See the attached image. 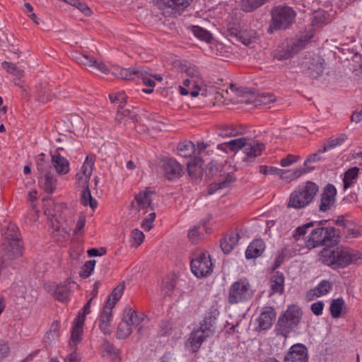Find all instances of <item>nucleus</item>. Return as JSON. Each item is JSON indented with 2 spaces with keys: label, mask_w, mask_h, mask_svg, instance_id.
<instances>
[{
  "label": "nucleus",
  "mask_w": 362,
  "mask_h": 362,
  "mask_svg": "<svg viewBox=\"0 0 362 362\" xmlns=\"http://www.w3.org/2000/svg\"><path fill=\"white\" fill-rule=\"evenodd\" d=\"M102 349L104 351L114 357V360H117V362L120 361V351L117 349L112 344L109 342L107 340H104L102 344Z\"/></svg>",
  "instance_id": "46"
},
{
  "label": "nucleus",
  "mask_w": 362,
  "mask_h": 362,
  "mask_svg": "<svg viewBox=\"0 0 362 362\" xmlns=\"http://www.w3.org/2000/svg\"><path fill=\"white\" fill-rule=\"evenodd\" d=\"M94 163L93 160H85L76 178L78 184L83 189L81 193V203L93 209L97 206V201L92 197L88 183L93 173Z\"/></svg>",
  "instance_id": "8"
},
{
  "label": "nucleus",
  "mask_w": 362,
  "mask_h": 362,
  "mask_svg": "<svg viewBox=\"0 0 362 362\" xmlns=\"http://www.w3.org/2000/svg\"><path fill=\"white\" fill-rule=\"evenodd\" d=\"M0 247L8 260H14L23 256L24 244L19 229L15 224L9 223L5 228Z\"/></svg>",
  "instance_id": "2"
},
{
  "label": "nucleus",
  "mask_w": 362,
  "mask_h": 362,
  "mask_svg": "<svg viewBox=\"0 0 362 362\" xmlns=\"http://www.w3.org/2000/svg\"><path fill=\"white\" fill-rule=\"evenodd\" d=\"M231 152H238L242 150L247 157L260 156L265 151V144L258 140L248 137H238L230 140Z\"/></svg>",
  "instance_id": "9"
},
{
  "label": "nucleus",
  "mask_w": 362,
  "mask_h": 362,
  "mask_svg": "<svg viewBox=\"0 0 362 362\" xmlns=\"http://www.w3.org/2000/svg\"><path fill=\"white\" fill-rule=\"evenodd\" d=\"M112 308H113L110 306V303H105L99 318V327L105 334L110 333V322L112 319Z\"/></svg>",
  "instance_id": "24"
},
{
  "label": "nucleus",
  "mask_w": 362,
  "mask_h": 362,
  "mask_svg": "<svg viewBox=\"0 0 362 362\" xmlns=\"http://www.w3.org/2000/svg\"><path fill=\"white\" fill-rule=\"evenodd\" d=\"M179 156L184 158H194L195 154V144L188 140L180 142L177 146Z\"/></svg>",
  "instance_id": "31"
},
{
  "label": "nucleus",
  "mask_w": 362,
  "mask_h": 362,
  "mask_svg": "<svg viewBox=\"0 0 362 362\" xmlns=\"http://www.w3.org/2000/svg\"><path fill=\"white\" fill-rule=\"evenodd\" d=\"M301 309L295 305H289L282 313L275 326L276 335L287 337L288 334L298 327L302 317Z\"/></svg>",
  "instance_id": "5"
},
{
  "label": "nucleus",
  "mask_w": 362,
  "mask_h": 362,
  "mask_svg": "<svg viewBox=\"0 0 362 362\" xmlns=\"http://www.w3.org/2000/svg\"><path fill=\"white\" fill-rule=\"evenodd\" d=\"M45 288L54 299L62 303H67L69 300L71 288L69 286V284H56L54 283H49L45 285Z\"/></svg>",
  "instance_id": "15"
},
{
  "label": "nucleus",
  "mask_w": 362,
  "mask_h": 362,
  "mask_svg": "<svg viewBox=\"0 0 362 362\" xmlns=\"http://www.w3.org/2000/svg\"><path fill=\"white\" fill-rule=\"evenodd\" d=\"M362 236V232L359 226H355L354 228H349L348 226L346 238H354Z\"/></svg>",
  "instance_id": "57"
},
{
  "label": "nucleus",
  "mask_w": 362,
  "mask_h": 362,
  "mask_svg": "<svg viewBox=\"0 0 362 362\" xmlns=\"http://www.w3.org/2000/svg\"><path fill=\"white\" fill-rule=\"evenodd\" d=\"M192 272L197 278L209 276L213 272V264L208 252H199L194 255L190 262Z\"/></svg>",
  "instance_id": "10"
},
{
  "label": "nucleus",
  "mask_w": 362,
  "mask_h": 362,
  "mask_svg": "<svg viewBox=\"0 0 362 362\" xmlns=\"http://www.w3.org/2000/svg\"><path fill=\"white\" fill-rule=\"evenodd\" d=\"M218 171V168L216 164L214 163V160H211L210 163L207 165V168L206 170V174L207 177L213 176L215 173Z\"/></svg>",
  "instance_id": "64"
},
{
  "label": "nucleus",
  "mask_w": 362,
  "mask_h": 362,
  "mask_svg": "<svg viewBox=\"0 0 362 362\" xmlns=\"http://www.w3.org/2000/svg\"><path fill=\"white\" fill-rule=\"evenodd\" d=\"M52 161L57 173L64 175L69 171V163L68 160H52Z\"/></svg>",
  "instance_id": "47"
},
{
  "label": "nucleus",
  "mask_w": 362,
  "mask_h": 362,
  "mask_svg": "<svg viewBox=\"0 0 362 362\" xmlns=\"http://www.w3.org/2000/svg\"><path fill=\"white\" fill-rule=\"evenodd\" d=\"M332 288V283L328 280H322L313 290L314 295L320 297L328 293Z\"/></svg>",
  "instance_id": "43"
},
{
  "label": "nucleus",
  "mask_w": 362,
  "mask_h": 362,
  "mask_svg": "<svg viewBox=\"0 0 362 362\" xmlns=\"http://www.w3.org/2000/svg\"><path fill=\"white\" fill-rule=\"evenodd\" d=\"M313 226H314V223L310 222V223H305L301 226L298 227L293 232V238L296 240H299L302 236L305 235V233L307 232V229Z\"/></svg>",
  "instance_id": "53"
},
{
  "label": "nucleus",
  "mask_w": 362,
  "mask_h": 362,
  "mask_svg": "<svg viewBox=\"0 0 362 362\" xmlns=\"http://www.w3.org/2000/svg\"><path fill=\"white\" fill-rule=\"evenodd\" d=\"M55 177L49 173H46L44 177V182L42 187L44 190L49 194H52L55 189L56 187Z\"/></svg>",
  "instance_id": "45"
},
{
  "label": "nucleus",
  "mask_w": 362,
  "mask_h": 362,
  "mask_svg": "<svg viewBox=\"0 0 362 362\" xmlns=\"http://www.w3.org/2000/svg\"><path fill=\"white\" fill-rule=\"evenodd\" d=\"M10 354V347L6 341H0V362L8 356Z\"/></svg>",
  "instance_id": "55"
},
{
  "label": "nucleus",
  "mask_w": 362,
  "mask_h": 362,
  "mask_svg": "<svg viewBox=\"0 0 362 362\" xmlns=\"http://www.w3.org/2000/svg\"><path fill=\"white\" fill-rule=\"evenodd\" d=\"M309 70L310 74L313 78H317L320 76L324 71L323 64L322 62H317L315 64H312V66L309 67Z\"/></svg>",
  "instance_id": "54"
},
{
  "label": "nucleus",
  "mask_w": 362,
  "mask_h": 362,
  "mask_svg": "<svg viewBox=\"0 0 362 362\" xmlns=\"http://www.w3.org/2000/svg\"><path fill=\"white\" fill-rule=\"evenodd\" d=\"M204 160H189L187 163V171L192 179H201L204 173Z\"/></svg>",
  "instance_id": "27"
},
{
  "label": "nucleus",
  "mask_w": 362,
  "mask_h": 362,
  "mask_svg": "<svg viewBox=\"0 0 362 362\" xmlns=\"http://www.w3.org/2000/svg\"><path fill=\"white\" fill-rule=\"evenodd\" d=\"M208 144H205L202 141L197 142V145H195V154L194 155V158H199V156H200L208 147Z\"/></svg>",
  "instance_id": "60"
},
{
  "label": "nucleus",
  "mask_w": 362,
  "mask_h": 362,
  "mask_svg": "<svg viewBox=\"0 0 362 362\" xmlns=\"http://www.w3.org/2000/svg\"><path fill=\"white\" fill-rule=\"evenodd\" d=\"M124 313L125 319L131 324V326L138 327V332L141 334L142 327L140 325L144 320L145 315L143 313L138 315L129 305L125 307Z\"/></svg>",
  "instance_id": "26"
},
{
  "label": "nucleus",
  "mask_w": 362,
  "mask_h": 362,
  "mask_svg": "<svg viewBox=\"0 0 362 362\" xmlns=\"http://www.w3.org/2000/svg\"><path fill=\"white\" fill-rule=\"evenodd\" d=\"M318 192L319 186L316 183L307 181L290 194L287 207L295 209L305 208L314 201Z\"/></svg>",
  "instance_id": "4"
},
{
  "label": "nucleus",
  "mask_w": 362,
  "mask_h": 362,
  "mask_svg": "<svg viewBox=\"0 0 362 362\" xmlns=\"http://www.w3.org/2000/svg\"><path fill=\"white\" fill-rule=\"evenodd\" d=\"M265 249L264 242L261 239L252 241L245 251V257L248 259L257 258L262 255Z\"/></svg>",
  "instance_id": "25"
},
{
  "label": "nucleus",
  "mask_w": 362,
  "mask_h": 362,
  "mask_svg": "<svg viewBox=\"0 0 362 362\" xmlns=\"http://www.w3.org/2000/svg\"><path fill=\"white\" fill-rule=\"evenodd\" d=\"M268 0H240L241 9L245 12H252L264 5Z\"/></svg>",
  "instance_id": "37"
},
{
  "label": "nucleus",
  "mask_w": 362,
  "mask_h": 362,
  "mask_svg": "<svg viewBox=\"0 0 362 362\" xmlns=\"http://www.w3.org/2000/svg\"><path fill=\"white\" fill-rule=\"evenodd\" d=\"M56 141L62 143V146L56 148L55 153L52 154V158H66L74 156L73 152L77 146H74L75 141L63 135L56 139Z\"/></svg>",
  "instance_id": "13"
},
{
  "label": "nucleus",
  "mask_w": 362,
  "mask_h": 362,
  "mask_svg": "<svg viewBox=\"0 0 362 362\" xmlns=\"http://www.w3.org/2000/svg\"><path fill=\"white\" fill-rule=\"evenodd\" d=\"M359 169L357 167H354L344 173L343 178L344 189H347L351 187L355 182L358 177Z\"/></svg>",
  "instance_id": "34"
},
{
  "label": "nucleus",
  "mask_w": 362,
  "mask_h": 362,
  "mask_svg": "<svg viewBox=\"0 0 362 362\" xmlns=\"http://www.w3.org/2000/svg\"><path fill=\"white\" fill-rule=\"evenodd\" d=\"M182 70L186 75L193 79V86L197 88L201 82L200 72L198 68L190 63H185L182 66Z\"/></svg>",
  "instance_id": "33"
},
{
  "label": "nucleus",
  "mask_w": 362,
  "mask_h": 362,
  "mask_svg": "<svg viewBox=\"0 0 362 362\" xmlns=\"http://www.w3.org/2000/svg\"><path fill=\"white\" fill-rule=\"evenodd\" d=\"M199 229V226H194L189 230L188 237L192 243H197V241L200 238Z\"/></svg>",
  "instance_id": "58"
},
{
  "label": "nucleus",
  "mask_w": 362,
  "mask_h": 362,
  "mask_svg": "<svg viewBox=\"0 0 362 362\" xmlns=\"http://www.w3.org/2000/svg\"><path fill=\"white\" fill-rule=\"evenodd\" d=\"M70 351H71L66 357V362H80L81 361V357L77 354L76 351L74 349H70Z\"/></svg>",
  "instance_id": "63"
},
{
  "label": "nucleus",
  "mask_w": 362,
  "mask_h": 362,
  "mask_svg": "<svg viewBox=\"0 0 362 362\" xmlns=\"http://www.w3.org/2000/svg\"><path fill=\"white\" fill-rule=\"evenodd\" d=\"M284 276L280 272H276L271 277V294H282L284 291Z\"/></svg>",
  "instance_id": "28"
},
{
  "label": "nucleus",
  "mask_w": 362,
  "mask_h": 362,
  "mask_svg": "<svg viewBox=\"0 0 362 362\" xmlns=\"http://www.w3.org/2000/svg\"><path fill=\"white\" fill-rule=\"evenodd\" d=\"M337 189L332 184H327L321 194L319 210L322 212L329 211L335 203Z\"/></svg>",
  "instance_id": "17"
},
{
  "label": "nucleus",
  "mask_w": 362,
  "mask_h": 362,
  "mask_svg": "<svg viewBox=\"0 0 362 362\" xmlns=\"http://www.w3.org/2000/svg\"><path fill=\"white\" fill-rule=\"evenodd\" d=\"M259 172L262 173V174H264V175H268V174H270V175H274V174H279L280 172H281L283 173V170H280V169H278L276 167H272V166H267V165H261L259 167Z\"/></svg>",
  "instance_id": "56"
},
{
  "label": "nucleus",
  "mask_w": 362,
  "mask_h": 362,
  "mask_svg": "<svg viewBox=\"0 0 362 362\" xmlns=\"http://www.w3.org/2000/svg\"><path fill=\"white\" fill-rule=\"evenodd\" d=\"M348 137L345 134H340L337 136H333L329 137L324 146L319 148L316 153H311L308 158H317L319 153H322L329 151L337 146H341L344 144Z\"/></svg>",
  "instance_id": "21"
},
{
  "label": "nucleus",
  "mask_w": 362,
  "mask_h": 362,
  "mask_svg": "<svg viewBox=\"0 0 362 362\" xmlns=\"http://www.w3.org/2000/svg\"><path fill=\"white\" fill-rule=\"evenodd\" d=\"M276 317V313L272 306L264 307L257 319L258 327L259 331L267 330L271 327L273 322Z\"/></svg>",
  "instance_id": "19"
},
{
  "label": "nucleus",
  "mask_w": 362,
  "mask_h": 362,
  "mask_svg": "<svg viewBox=\"0 0 362 362\" xmlns=\"http://www.w3.org/2000/svg\"><path fill=\"white\" fill-rule=\"evenodd\" d=\"M344 306V300L342 298L333 299L329 306L330 315L333 318H339L341 317V311Z\"/></svg>",
  "instance_id": "36"
},
{
  "label": "nucleus",
  "mask_w": 362,
  "mask_h": 362,
  "mask_svg": "<svg viewBox=\"0 0 362 362\" xmlns=\"http://www.w3.org/2000/svg\"><path fill=\"white\" fill-rule=\"evenodd\" d=\"M240 237L238 233L226 235L221 239L220 245L225 254L230 253L237 245Z\"/></svg>",
  "instance_id": "29"
},
{
  "label": "nucleus",
  "mask_w": 362,
  "mask_h": 362,
  "mask_svg": "<svg viewBox=\"0 0 362 362\" xmlns=\"http://www.w3.org/2000/svg\"><path fill=\"white\" fill-rule=\"evenodd\" d=\"M326 223L327 221L320 222L317 227L311 231L308 241L313 247L320 245H337L339 243V230L332 226H325L324 224Z\"/></svg>",
  "instance_id": "6"
},
{
  "label": "nucleus",
  "mask_w": 362,
  "mask_h": 362,
  "mask_svg": "<svg viewBox=\"0 0 362 362\" xmlns=\"http://www.w3.org/2000/svg\"><path fill=\"white\" fill-rule=\"evenodd\" d=\"M124 284H119L111 293L106 303H110V306L114 308L116 303L120 299L124 290Z\"/></svg>",
  "instance_id": "42"
},
{
  "label": "nucleus",
  "mask_w": 362,
  "mask_h": 362,
  "mask_svg": "<svg viewBox=\"0 0 362 362\" xmlns=\"http://www.w3.org/2000/svg\"><path fill=\"white\" fill-rule=\"evenodd\" d=\"M311 37L312 35H310L308 37H300L297 40H294L288 45L286 49L279 51L276 53L275 54V58L277 60H284L293 57L305 47Z\"/></svg>",
  "instance_id": "12"
},
{
  "label": "nucleus",
  "mask_w": 362,
  "mask_h": 362,
  "mask_svg": "<svg viewBox=\"0 0 362 362\" xmlns=\"http://www.w3.org/2000/svg\"><path fill=\"white\" fill-rule=\"evenodd\" d=\"M232 173L233 171L228 172L227 177L225 180L211 184L209 188L208 193L209 194H212L218 189L225 188L228 186V183L233 182L235 180V177L232 175Z\"/></svg>",
  "instance_id": "38"
},
{
  "label": "nucleus",
  "mask_w": 362,
  "mask_h": 362,
  "mask_svg": "<svg viewBox=\"0 0 362 362\" xmlns=\"http://www.w3.org/2000/svg\"><path fill=\"white\" fill-rule=\"evenodd\" d=\"M133 110H134V107H133ZM125 119H128L134 123L137 122V113L134 110L124 108V105H118L116 120L118 122H122Z\"/></svg>",
  "instance_id": "32"
},
{
  "label": "nucleus",
  "mask_w": 362,
  "mask_h": 362,
  "mask_svg": "<svg viewBox=\"0 0 362 362\" xmlns=\"http://www.w3.org/2000/svg\"><path fill=\"white\" fill-rule=\"evenodd\" d=\"M284 362H308L307 347L303 344H293L285 355Z\"/></svg>",
  "instance_id": "16"
},
{
  "label": "nucleus",
  "mask_w": 362,
  "mask_h": 362,
  "mask_svg": "<svg viewBox=\"0 0 362 362\" xmlns=\"http://www.w3.org/2000/svg\"><path fill=\"white\" fill-rule=\"evenodd\" d=\"M254 296L252 286L247 278H240L229 287L227 300L230 305L249 302Z\"/></svg>",
  "instance_id": "7"
},
{
  "label": "nucleus",
  "mask_w": 362,
  "mask_h": 362,
  "mask_svg": "<svg viewBox=\"0 0 362 362\" xmlns=\"http://www.w3.org/2000/svg\"><path fill=\"white\" fill-rule=\"evenodd\" d=\"M189 29L194 35L201 40L209 42L212 38L211 34L202 27L198 25H192L189 28Z\"/></svg>",
  "instance_id": "41"
},
{
  "label": "nucleus",
  "mask_w": 362,
  "mask_h": 362,
  "mask_svg": "<svg viewBox=\"0 0 362 362\" xmlns=\"http://www.w3.org/2000/svg\"><path fill=\"white\" fill-rule=\"evenodd\" d=\"M319 256L321 262L332 269H344L351 264H356L358 259H362V254L359 251L336 245L322 248Z\"/></svg>",
  "instance_id": "1"
},
{
  "label": "nucleus",
  "mask_w": 362,
  "mask_h": 362,
  "mask_svg": "<svg viewBox=\"0 0 362 362\" xmlns=\"http://www.w3.org/2000/svg\"><path fill=\"white\" fill-rule=\"evenodd\" d=\"M83 325L84 316H77L72 327L71 338L69 343V349L77 350V345L82 340Z\"/></svg>",
  "instance_id": "20"
},
{
  "label": "nucleus",
  "mask_w": 362,
  "mask_h": 362,
  "mask_svg": "<svg viewBox=\"0 0 362 362\" xmlns=\"http://www.w3.org/2000/svg\"><path fill=\"white\" fill-rule=\"evenodd\" d=\"M313 160H305L304 162V166L296 169L295 170H289L288 173H290L288 177L290 180H293L297 179L302 175L307 173L314 169V167H309L308 164L310 163Z\"/></svg>",
  "instance_id": "40"
},
{
  "label": "nucleus",
  "mask_w": 362,
  "mask_h": 362,
  "mask_svg": "<svg viewBox=\"0 0 362 362\" xmlns=\"http://www.w3.org/2000/svg\"><path fill=\"white\" fill-rule=\"evenodd\" d=\"M323 308H324V303L322 301H317V302L313 303L310 307V310L313 312V313L317 316L322 315Z\"/></svg>",
  "instance_id": "59"
},
{
  "label": "nucleus",
  "mask_w": 362,
  "mask_h": 362,
  "mask_svg": "<svg viewBox=\"0 0 362 362\" xmlns=\"http://www.w3.org/2000/svg\"><path fill=\"white\" fill-rule=\"evenodd\" d=\"M117 78L124 80H134L135 78H141L143 83L151 88H153L156 85L154 80L150 78L148 71L146 69L134 67L132 69H124L117 67L112 72Z\"/></svg>",
  "instance_id": "11"
},
{
  "label": "nucleus",
  "mask_w": 362,
  "mask_h": 362,
  "mask_svg": "<svg viewBox=\"0 0 362 362\" xmlns=\"http://www.w3.org/2000/svg\"><path fill=\"white\" fill-rule=\"evenodd\" d=\"M71 57L77 63L97 69L103 74H107L109 72L107 66L103 62H98L93 57L86 54L74 51L71 52Z\"/></svg>",
  "instance_id": "14"
},
{
  "label": "nucleus",
  "mask_w": 362,
  "mask_h": 362,
  "mask_svg": "<svg viewBox=\"0 0 362 362\" xmlns=\"http://www.w3.org/2000/svg\"><path fill=\"white\" fill-rule=\"evenodd\" d=\"M163 171L164 177L170 181L180 178L184 173L182 165L177 160H165Z\"/></svg>",
  "instance_id": "18"
},
{
  "label": "nucleus",
  "mask_w": 362,
  "mask_h": 362,
  "mask_svg": "<svg viewBox=\"0 0 362 362\" xmlns=\"http://www.w3.org/2000/svg\"><path fill=\"white\" fill-rule=\"evenodd\" d=\"M271 20L267 32L270 34L277 30H285L295 22L296 13L293 8L286 5H277L270 11Z\"/></svg>",
  "instance_id": "3"
},
{
  "label": "nucleus",
  "mask_w": 362,
  "mask_h": 362,
  "mask_svg": "<svg viewBox=\"0 0 362 362\" xmlns=\"http://www.w3.org/2000/svg\"><path fill=\"white\" fill-rule=\"evenodd\" d=\"M95 263V260H89L86 262L82 267L81 272H80V276L83 279L88 278L91 274Z\"/></svg>",
  "instance_id": "48"
},
{
  "label": "nucleus",
  "mask_w": 362,
  "mask_h": 362,
  "mask_svg": "<svg viewBox=\"0 0 362 362\" xmlns=\"http://www.w3.org/2000/svg\"><path fill=\"white\" fill-rule=\"evenodd\" d=\"M209 335L210 334L209 333L199 327L197 329L194 330L190 334L188 339V343L190 344L192 352L198 351L202 343L208 337H209Z\"/></svg>",
  "instance_id": "23"
},
{
  "label": "nucleus",
  "mask_w": 362,
  "mask_h": 362,
  "mask_svg": "<svg viewBox=\"0 0 362 362\" xmlns=\"http://www.w3.org/2000/svg\"><path fill=\"white\" fill-rule=\"evenodd\" d=\"M160 336H165L169 335L171 334V327L170 324L167 322H162L160 325Z\"/></svg>",
  "instance_id": "61"
},
{
  "label": "nucleus",
  "mask_w": 362,
  "mask_h": 362,
  "mask_svg": "<svg viewBox=\"0 0 362 362\" xmlns=\"http://www.w3.org/2000/svg\"><path fill=\"white\" fill-rule=\"evenodd\" d=\"M177 276L175 274L165 276L162 281L161 291L164 296H170L177 285Z\"/></svg>",
  "instance_id": "30"
},
{
  "label": "nucleus",
  "mask_w": 362,
  "mask_h": 362,
  "mask_svg": "<svg viewBox=\"0 0 362 362\" xmlns=\"http://www.w3.org/2000/svg\"><path fill=\"white\" fill-rule=\"evenodd\" d=\"M1 66L8 74L16 76L18 79L23 76L24 71L15 64L5 61L1 63Z\"/></svg>",
  "instance_id": "44"
},
{
  "label": "nucleus",
  "mask_w": 362,
  "mask_h": 362,
  "mask_svg": "<svg viewBox=\"0 0 362 362\" xmlns=\"http://www.w3.org/2000/svg\"><path fill=\"white\" fill-rule=\"evenodd\" d=\"M275 101L276 98L269 93H264L259 95L256 100V103L259 105H267Z\"/></svg>",
  "instance_id": "52"
},
{
  "label": "nucleus",
  "mask_w": 362,
  "mask_h": 362,
  "mask_svg": "<svg viewBox=\"0 0 362 362\" xmlns=\"http://www.w3.org/2000/svg\"><path fill=\"white\" fill-rule=\"evenodd\" d=\"M216 317L213 312L210 311L205 314L204 319L200 323L199 328L209 333V334L213 332L212 327L216 324Z\"/></svg>",
  "instance_id": "35"
},
{
  "label": "nucleus",
  "mask_w": 362,
  "mask_h": 362,
  "mask_svg": "<svg viewBox=\"0 0 362 362\" xmlns=\"http://www.w3.org/2000/svg\"><path fill=\"white\" fill-rule=\"evenodd\" d=\"M132 326L131 324L125 319L124 316L122 321L119 324L117 337L118 339H125L132 334Z\"/></svg>",
  "instance_id": "39"
},
{
  "label": "nucleus",
  "mask_w": 362,
  "mask_h": 362,
  "mask_svg": "<svg viewBox=\"0 0 362 362\" xmlns=\"http://www.w3.org/2000/svg\"><path fill=\"white\" fill-rule=\"evenodd\" d=\"M354 64V71L356 72V75H362V55L358 52L353 54L351 57Z\"/></svg>",
  "instance_id": "49"
},
{
  "label": "nucleus",
  "mask_w": 362,
  "mask_h": 362,
  "mask_svg": "<svg viewBox=\"0 0 362 362\" xmlns=\"http://www.w3.org/2000/svg\"><path fill=\"white\" fill-rule=\"evenodd\" d=\"M144 237V234L141 230L137 228L134 229L131 234L132 245L136 247L139 246L143 243Z\"/></svg>",
  "instance_id": "50"
},
{
  "label": "nucleus",
  "mask_w": 362,
  "mask_h": 362,
  "mask_svg": "<svg viewBox=\"0 0 362 362\" xmlns=\"http://www.w3.org/2000/svg\"><path fill=\"white\" fill-rule=\"evenodd\" d=\"M88 255L89 257H98L102 256L106 253V249L104 247L98 248H91L88 250Z\"/></svg>",
  "instance_id": "62"
},
{
  "label": "nucleus",
  "mask_w": 362,
  "mask_h": 362,
  "mask_svg": "<svg viewBox=\"0 0 362 362\" xmlns=\"http://www.w3.org/2000/svg\"><path fill=\"white\" fill-rule=\"evenodd\" d=\"M238 129L234 127H226L218 130V134L221 137H235L238 135Z\"/></svg>",
  "instance_id": "51"
},
{
  "label": "nucleus",
  "mask_w": 362,
  "mask_h": 362,
  "mask_svg": "<svg viewBox=\"0 0 362 362\" xmlns=\"http://www.w3.org/2000/svg\"><path fill=\"white\" fill-rule=\"evenodd\" d=\"M155 194V192L150 188H146L145 190L140 192L136 194L134 197V202H132V205L136 204V209L140 211L141 209H146L151 206L152 199L151 197Z\"/></svg>",
  "instance_id": "22"
}]
</instances>
